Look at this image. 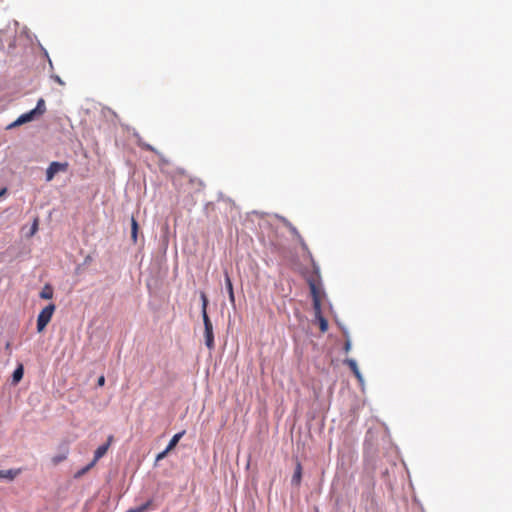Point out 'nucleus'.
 Masks as SVG:
<instances>
[{
    "mask_svg": "<svg viewBox=\"0 0 512 512\" xmlns=\"http://www.w3.org/2000/svg\"><path fill=\"white\" fill-rule=\"evenodd\" d=\"M177 181L184 191L190 194L200 192L204 188V183L200 178L192 177L184 171L179 172Z\"/></svg>",
    "mask_w": 512,
    "mask_h": 512,
    "instance_id": "obj_1",
    "label": "nucleus"
},
{
    "mask_svg": "<svg viewBox=\"0 0 512 512\" xmlns=\"http://www.w3.org/2000/svg\"><path fill=\"white\" fill-rule=\"evenodd\" d=\"M308 283H309L310 293H311L312 300H313L314 312H315V314H320L321 313V299H322L323 292L321 290L320 285L315 280L310 279L308 281Z\"/></svg>",
    "mask_w": 512,
    "mask_h": 512,
    "instance_id": "obj_2",
    "label": "nucleus"
},
{
    "mask_svg": "<svg viewBox=\"0 0 512 512\" xmlns=\"http://www.w3.org/2000/svg\"><path fill=\"white\" fill-rule=\"evenodd\" d=\"M55 305L49 304L41 310L37 318V331L42 332L48 323L51 321L53 313L55 311Z\"/></svg>",
    "mask_w": 512,
    "mask_h": 512,
    "instance_id": "obj_3",
    "label": "nucleus"
},
{
    "mask_svg": "<svg viewBox=\"0 0 512 512\" xmlns=\"http://www.w3.org/2000/svg\"><path fill=\"white\" fill-rule=\"evenodd\" d=\"M204 323V338L205 345L209 350L214 349V334H213V325L209 317H202Z\"/></svg>",
    "mask_w": 512,
    "mask_h": 512,
    "instance_id": "obj_4",
    "label": "nucleus"
},
{
    "mask_svg": "<svg viewBox=\"0 0 512 512\" xmlns=\"http://www.w3.org/2000/svg\"><path fill=\"white\" fill-rule=\"evenodd\" d=\"M68 167V162H51L46 170V181H51L59 172H66Z\"/></svg>",
    "mask_w": 512,
    "mask_h": 512,
    "instance_id": "obj_5",
    "label": "nucleus"
},
{
    "mask_svg": "<svg viewBox=\"0 0 512 512\" xmlns=\"http://www.w3.org/2000/svg\"><path fill=\"white\" fill-rule=\"evenodd\" d=\"M39 118L36 114H35V111H33V109L29 112H26L22 115H20L13 123H11L8 128H13V127H17V126H20L22 124H25V123H28V122H31L35 119Z\"/></svg>",
    "mask_w": 512,
    "mask_h": 512,
    "instance_id": "obj_6",
    "label": "nucleus"
},
{
    "mask_svg": "<svg viewBox=\"0 0 512 512\" xmlns=\"http://www.w3.org/2000/svg\"><path fill=\"white\" fill-rule=\"evenodd\" d=\"M112 439H113V437H112V436H109V437H108V441H107V443H105V444H103V445L99 446V447L96 449V451H95V453H94V458H93V460H92L94 463H97V461H98L100 458H102V457L107 453V450H108V448H109V446H110V443H111Z\"/></svg>",
    "mask_w": 512,
    "mask_h": 512,
    "instance_id": "obj_7",
    "label": "nucleus"
},
{
    "mask_svg": "<svg viewBox=\"0 0 512 512\" xmlns=\"http://www.w3.org/2000/svg\"><path fill=\"white\" fill-rule=\"evenodd\" d=\"M344 363L351 369L355 377L359 382H363V376L358 368V365L354 359L348 358L344 360Z\"/></svg>",
    "mask_w": 512,
    "mask_h": 512,
    "instance_id": "obj_8",
    "label": "nucleus"
},
{
    "mask_svg": "<svg viewBox=\"0 0 512 512\" xmlns=\"http://www.w3.org/2000/svg\"><path fill=\"white\" fill-rule=\"evenodd\" d=\"M21 473V469L0 470V478L14 480Z\"/></svg>",
    "mask_w": 512,
    "mask_h": 512,
    "instance_id": "obj_9",
    "label": "nucleus"
},
{
    "mask_svg": "<svg viewBox=\"0 0 512 512\" xmlns=\"http://www.w3.org/2000/svg\"><path fill=\"white\" fill-rule=\"evenodd\" d=\"M225 275V285L229 294V300L233 304L235 302V296H234V290H233V284L230 279V276L227 271L224 272Z\"/></svg>",
    "mask_w": 512,
    "mask_h": 512,
    "instance_id": "obj_10",
    "label": "nucleus"
},
{
    "mask_svg": "<svg viewBox=\"0 0 512 512\" xmlns=\"http://www.w3.org/2000/svg\"><path fill=\"white\" fill-rule=\"evenodd\" d=\"M301 478H302V466L298 462L296 465L293 477H292V483L295 485H299L301 482Z\"/></svg>",
    "mask_w": 512,
    "mask_h": 512,
    "instance_id": "obj_11",
    "label": "nucleus"
},
{
    "mask_svg": "<svg viewBox=\"0 0 512 512\" xmlns=\"http://www.w3.org/2000/svg\"><path fill=\"white\" fill-rule=\"evenodd\" d=\"M184 434H185L184 430L175 434L169 441V443L166 447L167 450L171 451L178 444L179 440L183 437Z\"/></svg>",
    "mask_w": 512,
    "mask_h": 512,
    "instance_id": "obj_12",
    "label": "nucleus"
},
{
    "mask_svg": "<svg viewBox=\"0 0 512 512\" xmlns=\"http://www.w3.org/2000/svg\"><path fill=\"white\" fill-rule=\"evenodd\" d=\"M35 111V114L40 117L46 112V106L45 101L43 98H40L37 102L36 107L33 109Z\"/></svg>",
    "mask_w": 512,
    "mask_h": 512,
    "instance_id": "obj_13",
    "label": "nucleus"
},
{
    "mask_svg": "<svg viewBox=\"0 0 512 512\" xmlns=\"http://www.w3.org/2000/svg\"><path fill=\"white\" fill-rule=\"evenodd\" d=\"M200 297H201V301H202V307H201L202 317H209L208 313H207L208 298L204 292H201Z\"/></svg>",
    "mask_w": 512,
    "mask_h": 512,
    "instance_id": "obj_14",
    "label": "nucleus"
},
{
    "mask_svg": "<svg viewBox=\"0 0 512 512\" xmlns=\"http://www.w3.org/2000/svg\"><path fill=\"white\" fill-rule=\"evenodd\" d=\"M40 297L43 299H51L53 297V289L49 285H45L40 292Z\"/></svg>",
    "mask_w": 512,
    "mask_h": 512,
    "instance_id": "obj_15",
    "label": "nucleus"
},
{
    "mask_svg": "<svg viewBox=\"0 0 512 512\" xmlns=\"http://www.w3.org/2000/svg\"><path fill=\"white\" fill-rule=\"evenodd\" d=\"M23 366L19 365L13 372L12 378L14 383H18L23 377Z\"/></svg>",
    "mask_w": 512,
    "mask_h": 512,
    "instance_id": "obj_16",
    "label": "nucleus"
},
{
    "mask_svg": "<svg viewBox=\"0 0 512 512\" xmlns=\"http://www.w3.org/2000/svg\"><path fill=\"white\" fill-rule=\"evenodd\" d=\"M137 233H138V223L134 218H132V220H131V238L134 243L137 242Z\"/></svg>",
    "mask_w": 512,
    "mask_h": 512,
    "instance_id": "obj_17",
    "label": "nucleus"
},
{
    "mask_svg": "<svg viewBox=\"0 0 512 512\" xmlns=\"http://www.w3.org/2000/svg\"><path fill=\"white\" fill-rule=\"evenodd\" d=\"M96 463H94L93 461H91L87 466H85L84 468H82L81 470H79L76 474H75V477L76 478H79L81 476H83L85 473H87Z\"/></svg>",
    "mask_w": 512,
    "mask_h": 512,
    "instance_id": "obj_18",
    "label": "nucleus"
},
{
    "mask_svg": "<svg viewBox=\"0 0 512 512\" xmlns=\"http://www.w3.org/2000/svg\"><path fill=\"white\" fill-rule=\"evenodd\" d=\"M315 315L319 319L321 331L325 332L327 330V328H328L327 321L322 317L321 313L320 314H315Z\"/></svg>",
    "mask_w": 512,
    "mask_h": 512,
    "instance_id": "obj_19",
    "label": "nucleus"
},
{
    "mask_svg": "<svg viewBox=\"0 0 512 512\" xmlns=\"http://www.w3.org/2000/svg\"><path fill=\"white\" fill-rule=\"evenodd\" d=\"M286 226L289 228L290 232L295 237H297V239H299L301 242H303V239H302L300 233L298 232V230L296 229V227H294L291 223H287Z\"/></svg>",
    "mask_w": 512,
    "mask_h": 512,
    "instance_id": "obj_20",
    "label": "nucleus"
},
{
    "mask_svg": "<svg viewBox=\"0 0 512 512\" xmlns=\"http://www.w3.org/2000/svg\"><path fill=\"white\" fill-rule=\"evenodd\" d=\"M66 458H67V453H64L62 455H56V456L52 457V463L54 465H58L59 463L64 461Z\"/></svg>",
    "mask_w": 512,
    "mask_h": 512,
    "instance_id": "obj_21",
    "label": "nucleus"
},
{
    "mask_svg": "<svg viewBox=\"0 0 512 512\" xmlns=\"http://www.w3.org/2000/svg\"><path fill=\"white\" fill-rule=\"evenodd\" d=\"M139 146L147 151H151L158 154V151L148 143L139 142Z\"/></svg>",
    "mask_w": 512,
    "mask_h": 512,
    "instance_id": "obj_22",
    "label": "nucleus"
},
{
    "mask_svg": "<svg viewBox=\"0 0 512 512\" xmlns=\"http://www.w3.org/2000/svg\"><path fill=\"white\" fill-rule=\"evenodd\" d=\"M149 505H150V503L147 502L146 504L142 505L141 507L131 510V511L132 512H144L149 507Z\"/></svg>",
    "mask_w": 512,
    "mask_h": 512,
    "instance_id": "obj_23",
    "label": "nucleus"
},
{
    "mask_svg": "<svg viewBox=\"0 0 512 512\" xmlns=\"http://www.w3.org/2000/svg\"><path fill=\"white\" fill-rule=\"evenodd\" d=\"M38 230V219H35L31 227V235H34Z\"/></svg>",
    "mask_w": 512,
    "mask_h": 512,
    "instance_id": "obj_24",
    "label": "nucleus"
},
{
    "mask_svg": "<svg viewBox=\"0 0 512 512\" xmlns=\"http://www.w3.org/2000/svg\"><path fill=\"white\" fill-rule=\"evenodd\" d=\"M52 79H53L55 82H57L59 85H62V86H63V85L65 84V83H64V81H63V80H62L58 75H53V76H52Z\"/></svg>",
    "mask_w": 512,
    "mask_h": 512,
    "instance_id": "obj_25",
    "label": "nucleus"
},
{
    "mask_svg": "<svg viewBox=\"0 0 512 512\" xmlns=\"http://www.w3.org/2000/svg\"><path fill=\"white\" fill-rule=\"evenodd\" d=\"M168 452H169V450H167V448H166L164 451H162L161 453H159L157 455L156 459L157 460L163 459L167 455Z\"/></svg>",
    "mask_w": 512,
    "mask_h": 512,
    "instance_id": "obj_26",
    "label": "nucleus"
},
{
    "mask_svg": "<svg viewBox=\"0 0 512 512\" xmlns=\"http://www.w3.org/2000/svg\"><path fill=\"white\" fill-rule=\"evenodd\" d=\"M350 349H351V342H350V340H346V342L344 344V350H345V352L348 353L350 351Z\"/></svg>",
    "mask_w": 512,
    "mask_h": 512,
    "instance_id": "obj_27",
    "label": "nucleus"
},
{
    "mask_svg": "<svg viewBox=\"0 0 512 512\" xmlns=\"http://www.w3.org/2000/svg\"><path fill=\"white\" fill-rule=\"evenodd\" d=\"M97 384H98V386H100V387L104 386V384H105V377H104L103 375H101V376L98 378Z\"/></svg>",
    "mask_w": 512,
    "mask_h": 512,
    "instance_id": "obj_28",
    "label": "nucleus"
},
{
    "mask_svg": "<svg viewBox=\"0 0 512 512\" xmlns=\"http://www.w3.org/2000/svg\"><path fill=\"white\" fill-rule=\"evenodd\" d=\"M5 349L8 352V354L11 355V343L10 342L6 343Z\"/></svg>",
    "mask_w": 512,
    "mask_h": 512,
    "instance_id": "obj_29",
    "label": "nucleus"
},
{
    "mask_svg": "<svg viewBox=\"0 0 512 512\" xmlns=\"http://www.w3.org/2000/svg\"><path fill=\"white\" fill-rule=\"evenodd\" d=\"M6 191H7V190H6V188H3V189L0 191V197H1L2 195H4V194L6 193Z\"/></svg>",
    "mask_w": 512,
    "mask_h": 512,
    "instance_id": "obj_30",
    "label": "nucleus"
}]
</instances>
